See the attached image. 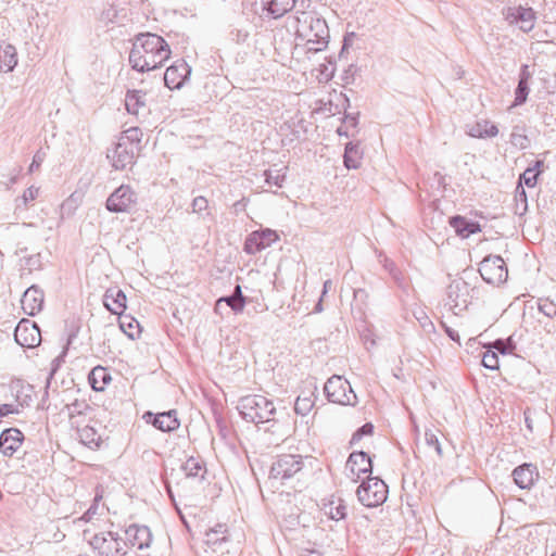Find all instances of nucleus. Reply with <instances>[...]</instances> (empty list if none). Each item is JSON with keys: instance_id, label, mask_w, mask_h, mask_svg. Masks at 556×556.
<instances>
[{"instance_id": "52", "label": "nucleus", "mask_w": 556, "mask_h": 556, "mask_svg": "<svg viewBox=\"0 0 556 556\" xmlns=\"http://www.w3.org/2000/svg\"><path fill=\"white\" fill-rule=\"evenodd\" d=\"M38 191H39V190H38L37 188H34V187L28 188V189L25 191V193H24V199H25V200H28V199H30V200H35V198H36V197H37V194H38Z\"/></svg>"}, {"instance_id": "11", "label": "nucleus", "mask_w": 556, "mask_h": 556, "mask_svg": "<svg viewBox=\"0 0 556 556\" xmlns=\"http://www.w3.org/2000/svg\"><path fill=\"white\" fill-rule=\"evenodd\" d=\"M89 543L97 556H118L119 543L111 532L94 534Z\"/></svg>"}, {"instance_id": "14", "label": "nucleus", "mask_w": 556, "mask_h": 556, "mask_svg": "<svg viewBox=\"0 0 556 556\" xmlns=\"http://www.w3.org/2000/svg\"><path fill=\"white\" fill-rule=\"evenodd\" d=\"M190 73L191 68L185 61L176 62L165 71L163 77L164 84L169 89H179L182 87Z\"/></svg>"}, {"instance_id": "32", "label": "nucleus", "mask_w": 556, "mask_h": 556, "mask_svg": "<svg viewBox=\"0 0 556 556\" xmlns=\"http://www.w3.org/2000/svg\"><path fill=\"white\" fill-rule=\"evenodd\" d=\"M224 300V304L230 307L235 313H241L245 305V300L241 292V287L239 285L236 286L235 292L230 296L220 298Z\"/></svg>"}, {"instance_id": "6", "label": "nucleus", "mask_w": 556, "mask_h": 556, "mask_svg": "<svg viewBox=\"0 0 556 556\" xmlns=\"http://www.w3.org/2000/svg\"><path fill=\"white\" fill-rule=\"evenodd\" d=\"M446 305L458 315L469 303V285L466 280H453L446 289Z\"/></svg>"}, {"instance_id": "49", "label": "nucleus", "mask_w": 556, "mask_h": 556, "mask_svg": "<svg viewBox=\"0 0 556 556\" xmlns=\"http://www.w3.org/2000/svg\"><path fill=\"white\" fill-rule=\"evenodd\" d=\"M343 123L346 127H356L358 123V113L356 114H345L343 118Z\"/></svg>"}, {"instance_id": "34", "label": "nucleus", "mask_w": 556, "mask_h": 556, "mask_svg": "<svg viewBox=\"0 0 556 556\" xmlns=\"http://www.w3.org/2000/svg\"><path fill=\"white\" fill-rule=\"evenodd\" d=\"M510 143L520 149L525 150L530 146V140L528 136L525 134V129L521 126H515L510 134Z\"/></svg>"}, {"instance_id": "54", "label": "nucleus", "mask_w": 556, "mask_h": 556, "mask_svg": "<svg viewBox=\"0 0 556 556\" xmlns=\"http://www.w3.org/2000/svg\"><path fill=\"white\" fill-rule=\"evenodd\" d=\"M227 306L224 304V300L222 299H218L215 303V313L216 314H219V315H223V311L226 308Z\"/></svg>"}, {"instance_id": "5", "label": "nucleus", "mask_w": 556, "mask_h": 556, "mask_svg": "<svg viewBox=\"0 0 556 556\" xmlns=\"http://www.w3.org/2000/svg\"><path fill=\"white\" fill-rule=\"evenodd\" d=\"M327 399L336 404L355 405L356 394L350 382L341 376H332L327 380L324 388Z\"/></svg>"}, {"instance_id": "9", "label": "nucleus", "mask_w": 556, "mask_h": 556, "mask_svg": "<svg viewBox=\"0 0 556 556\" xmlns=\"http://www.w3.org/2000/svg\"><path fill=\"white\" fill-rule=\"evenodd\" d=\"M371 468V459L365 452L351 453L345 464L346 476L353 482H357L363 475L370 473Z\"/></svg>"}, {"instance_id": "16", "label": "nucleus", "mask_w": 556, "mask_h": 556, "mask_svg": "<svg viewBox=\"0 0 556 556\" xmlns=\"http://www.w3.org/2000/svg\"><path fill=\"white\" fill-rule=\"evenodd\" d=\"M505 18L510 24L519 25L521 30L529 31L533 27L534 12L531 8L513 7L506 10Z\"/></svg>"}, {"instance_id": "60", "label": "nucleus", "mask_w": 556, "mask_h": 556, "mask_svg": "<svg viewBox=\"0 0 556 556\" xmlns=\"http://www.w3.org/2000/svg\"><path fill=\"white\" fill-rule=\"evenodd\" d=\"M420 324H421V326H422L424 328H425L427 325H429V326H431V327H432V323H431L430 320H428V318H427V317H425V321H421V320H420Z\"/></svg>"}, {"instance_id": "2", "label": "nucleus", "mask_w": 556, "mask_h": 556, "mask_svg": "<svg viewBox=\"0 0 556 556\" xmlns=\"http://www.w3.org/2000/svg\"><path fill=\"white\" fill-rule=\"evenodd\" d=\"M303 457L301 455L282 454L273 463L269 479L280 484L300 482L304 472Z\"/></svg>"}, {"instance_id": "48", "label": "nucleus", "mask_w": 556, "mask_h": 556, "mask_svg": "<svg viewBox=\"0 0 556 556\" xmlns=\"http://www.w3.org/2000/svg\"><path fill=\"white\" fill-rule=\"evenodd\" d=\"M441 326L443 327L445 333L450 337L451 340L460 344V339L457 331L448 327L444 321H441Z\"/></svg>"}, {"instance_id": "39", "label": "nucleus", "mask_w": 556, "mask_h": 556, "mask_svg": "<svg viewBox=\"0 0 556 556\" xmlns=\"http://www.w3.org/2000/svg\"><path fill=\"white\" fill-rule=\"evenodd\" d=\"M481 363L488 369H492V370L498 369V356H497V353L495 351H492V350H486L482 354Z\"/></svg>"}, {"instance_id": "27", "label": "nucleus", "mask_w": 556, "mask_h": 556, "mask_svg": "<svg viewBox=\"0 0 556 556\" xmlns=\"http://www.w3.org/2000/svg\"><path fill=\"white\" fill-rule=\"evenodd\" d=\"M88 380L94 391H103L112 378L106 368L97 366L89 374Z\"/></svg>"}, {"instance_id": "45", "label": "nucleus", "mask_w": 556, "mask_h": 556, "mask_svg": "<svg viewBox=\"0 0 556 556\" xmlns=\"http://www.w3.org/2000/svg\"><path fill=\"white\" fill-rule=\"evenodd\" d=\"M151 544H152L151 530L146 526H141V544H140L141 551L143 548H150Z\"/></svg>"}, {"instance_id": "20", "label": "nucleus", "mask_w": 556, "mask_h": 556, "mask_svg": "<svg viewBox=\"0 0 556 556\" xmlns=\"http://www.w3.org/2000/svg\"><path fill=\"white\" fill-rule=\"evenodd\" d=\"M531 77L532 74L529 71V66L523 64L520 67L518 85L515 89L514 106L522 105L527 101L530 91L529 81Z\"/></svg>"}, {"instance_id": "36", "label": "nucleus", "mask_w": 556, "mask_h": 556, "mask_svg": "<svg viewBox=\"0 0 556 556\" xmlns=\"http://www.w3.org/2000/svg\"><path fill=\"white\" fill-rule=\"evenodd\" d=\"M516 208L515 213L518 215H523L528 210V203H527V194L522 186L518 185L516 188Z\"/></svg>"}, {"instance_id": "38", "label": "nucleus", "mask_w": 556, "mask_h": 556, "mask_svg": "<svg viewBox=\"0 0 556 556\" xmlns=\"http://www.w3.org/2000/svg\"><path fill=\"white\" fill-rule=\"evenodd\" d=\"M314 406V402L311 397L298 396L294 403V412L298 415L306 416Z\"/></svg>"}, {"instance_id": "17", "label": "nucleus", "mask_w": 556, "mask_h": 556, "mask_svg": "<svg viewBox=\"0 0 556 556\" xmlns=\"http://www.w3.org/2000/svg\"><path fill=\"white\" fill-rule=\"evenodd\" d=\"M24 435L21 430L10 428L0 434V451L3 455L11 457L21 446Z\"/></svg>"}, {"instance_id": "12", "label": "nucleus", "mask_w": 556, "mask_h": 556, "mask_svg": "<svg viewBox=\"0 0 556 556\" xmlns=\"http://www.w3.org/2000/svg\"><path fill=\"white\" fill-rule=\"evenodd\" d=\"M481 278H508V269L500 255H489L479 264Z\"/></svg>"}, {"instance_id": "50", "label": "nucleus", "mask_w": 556, "mask_h": 556, "mask_svg": "<svg viewBox=\"0 0 556 556\" xmlns=\"http://www.w3.org/2000/svg\"><path fill=\"white\" fill-rule=\"evenodd\" d=\"M510 345V340L503 341V340H496L493 343V348L498 351L502 354H505L507 352V346Z\"/></svg>"}, {"instance_id": "63", "label": "nucleus", "mask_w": 556, "mask_h": 556, "mask_svg": "<svg viewBox=\"0 0 556 556\" xmlns=\"http://www.w3.org/2000/svg\"><path fill=\"white\" fill-rule=\"evenodd\" d=\"M540 309L543 311L546 315H551V313L548 312V308H545V311H544L543 307L540 306Z\"/></svg>"}, {"instance_id": "4", "label": "nucleus", "mask_w": 556, "mask_h": 556, "mask_svg": "<svg viewBox=\"0 0 556 556\" xmlns=\"http://www.w3.org/2000/svg\"><path fill=\"white\" fill-rule=\"evenodd\" d=\"M358 501L366 507H377L383 504L388 496L387 484L377 477H367L357 491Z\"/></svg>"}, {"instance_id": "46", "label": "nucleus", "mask_w": 556, "mask_h": 556, "mask_svg": "<svg viewBox=\"0 0 556 556\" xmlns=\"http://www.w3.org/2000/svg\"><path fill=\"white\" fill-rule=\"evenodd\" d=\"M224 541H226V536H220L216 532L207 531L205 533V543L210 546H215Z\"/></svg>"}, {"instance_id": "18", "label": "nucleus", "mask_w": 556, "mask_h": 556, "mask_svg": "<svg viewBox=\"0 0 556 556\" xmlns=\"http://www.w3.org/2000/svg\"><path fill=\"white\" fill-rule=\"evenodd\" d=\"M132 199L129 189L121 187L109 197L106 207L112 212H125L130 207Z\"/></svg>"}, {"instance_id": "44", "label": "nucleus", "mask_w": 556, "mask_h": 556, "mask_svg": "<svg viewBox=\"0 0 556 556\" xmlns=\"http://www.w3.org/2000/svg\"><path fill=\"white\" fill-rule=\"evenodd\" d=\"M374 431V426L371 424H365L361 427L352 437L351 443H355L362 439L363 435H369Z\"/></svg>"}, {"instance_id": "24", "label": "nucleus", "mask_w": 556, "mask_h": 556, "mask_svg": "<svg viewBox=\"0 0 556 556\" xmlns=\"http://www.w3.org/2000/svg\"><path fill=\"white\" fill-rule=\"evenodd\" d=\"M466 132L473 138H492L498 134V128L491 122L482 119L468 125Z\"/></svg>"}, {"instance_id": "10", "label": "nucleus", "mask_w": 556, "mask_h": 556, "mask_svg": "<svg viewBox=\"0 0 556 556\" xmlns=\"http://www.w3.org/2000/svg\"><path fill=\"white\" fill-rule=\"evenodd\" d=\"M329 29L324 20L312 18L309 24V34L307 35V50L321 51L328 45Z\"/></svg>"}, {"instance_id": "13", "label": "nucleus", "mask_w": 556, "mask_h": 556, "mask_svg": "<svg viewBox=\"0 0 556 556\" xmlns=\"http://www.w3.org/2000/svg\"><path fill=\"white\" fill-rule=\"evenodd\" d=\"M141 417L147 424H151L153 427L164 432L174 431L180 425L175 409L156 415L151 412H146Z\"/></svg>"}, {"instance_id": "40", "label": "nucleus", "mask_w": 556, "mask_h": 556, "mask_svg": "<svg viewBox=\"0 0 556 556\" xmlns=\"http://www.w3.org/2000/svg\"><path fill=\"white\" fill-rule=\"evenodd\" d=\"M250 37V30L247 27H236L230 31V38L238 45H243Z\"/></svg>"}, {"instance_id": "28", "label": "nucleus", "mask_w": 556, "mask_h": 556, "mask_svg": "<svg viewBox=\"0 0 556 556\" xmlns=\"http://www.w3.org/2000/svg\"><path fill=\"white\" fill-rule=\"evenodd\" d=\"M113 166L116 169H124L128 164L132 163V154L128 152L127 148L118 143L114 150L109 154Z\"/></svg>"}, {"instance_id": "7", "label": "nucleus", "mask_w": 556, "mask_h": 556, "mask_svg": "<svg viewBox=\"0 0 556 556\" xmlns=\"http://www.w3.org/2000/svg\"><path fill=\"white\" fill-rule=\"evenodd\" d=\"M278 240V233L270 228L255 230L245 238L243 250L248 254H256Z\"/></svg>"}, {"instance_id": "53", "label": "nucleus", "mask_w": 556, "mask_h": 556, "mask_svg": "<svg viewBox=\"0 0 556 556\" xmlns=\"http://www.w3.org/2000/svg\"><path fill=\"white\" fill-rule=\"evenodd\" d=\"M210 532H216L220 536H226L227 528L224 525H218L215 528L208 530Z\"/></svg>"}, {"instance_id": "23", "label": "nucleus", "mask_w": 556, "mask_h": 556, "mask_svg": "<svg viewBox=\"0 0 556 556\" xmlns=\"http://www.w3.org/2000/svg\"><path fill=\"white\" fill-rule=\"evenodd\" d=\"M17 64V52L14 46L0 42V72H11Z\"/></svg>"}, {"instance_id": "29", "label": "nucleus", "mask_w": 556, "mask_h": 556, "mask_svg": "<svg viewBox=\"0 0 556 556\" xmlns=\"http://www.w3.org/2000/svg\"><path fill=\"white\" fill-rule=\"evenodd\" d=\"M363 153L357 143L349 142L344 150V166L348 169H357L361 166Z\"/></svg>"}, {"instance_id": "37", "label": "nucleus", "mask_w": 556, "mask_h": 556, "mask_svg": "<svg viewBox=\"0 0 556 556\" xmlns=\"http://www.w3.org/2000/svg\"><path fill=\"white\" fill-rule=\"evenodd\" d=\"M265 181L269 186L281 187L285 181L286 175L282 169H268L264 172Z\"/></svg>"}, {"instance_id": "42", "label": "nucleus", "mask_w": 556, "mask_h": 556, "mask_svg": "<svg viewBox=\"0 0 556 556\" xmlns=\"http://www.w3.org/2000/svg\"><path fill=\"white\" fill-rule=\"evenodd\" d=\"M539 173L533 168H527L520 177L519 185L525 184L527 187L532 188L536 185Z\"/></svg>"}, {"instance_id": "15", "label": "nucleus", "mask_w": 556, "mask_h": 556, "mask_svg": "<svg viewBox=\"0 0 556 556\" xmlns=\"http://www.w3.org/2000/svg\"><path fill=\"white\" fill-rule=\"evenodd\" d=\"M45 304L42 290L37 286L29 287L21 299V306L25 314L34 316L41 312Z\"/></svg>"}, {"instance_id": "30", "label": "nucleus", "mask_w": 556, "mask_h": 556, "mask_svg": "<svg viewBox=\"0 0 556 556\" xmlns=\"http://www.w3.org/2000/svg\"><path fill=\"white\" fill-rule=\"evenodd\" d=\"M78 435L80 442L90 448L99 447L100 444L102 443L101 435L97 432V430L93 427L88 425L81 427L78 430Z\"/></svg>"}, {"instance_id": "43", "label": "nucleus", "mask_w": 556, "mask_h": 556, "mask_svg": "<svg viewBox=\"0 0 556 556\" xmlns=\"http://www.w3.org/2000/svg\"><path fill=\"white\" fill-rule=\"evenodd\" d=\"M425 440L427 445L434 447L438 456H442V447L439 442L438 435L430 429L426 430L425 432Z\"/></svg>"}, {"instance_id": "41", "label": "nucleus", "mask_w": 556, "mask_h": 556, "mask_svg": "<svg viewBox=\"0 0 556 556\" xmlns=\"http://www.w3.org/2000/svg\"><path fill=\"white\" fill-rule=\"evenodd\" d=\"M125 105L129 113L137 115L139 112V96L136 91L128 92L125 99Z\"/></svg>"}, {"instance_id": "62", "label": "nucleus", "mask_w": 556, "mask_h": 556, "mask_svg": "<svg viewBox=\"0 0 556 556\" xmlns=\"http://www.w3.org/2000/svg\"><path fill=\"white\" fill-rule=\"evenodd\" d=\"M348 43H349V38L345 37L344 38V41H343V48H342V52L344 51V49L348 47Z\"/></svg>"}, {"instance_id": "19", "label": "nucleus", "mask_w": 556, "mask_h": 556, "mask_svg": "<svg viewBox=\"0 0 556 556\" xmlns=\"http://www.w3.org/2000/svg\"><path fill=\"white\" fill-rule=\"evenodd\" d=\"M538 475L536 467L532 464H523L513 471L514 481L520 489H530Z\"/></svg>"}, {"instance_id": "47", "label": "nucleus", "mask_w": 556, "mask_h": 556, "mask_svg": "<svg viewBox=\"0 0 556 556\" xmlns=\"http://www.w3.org/2000/svg\"><path fill=\"white\" fill-rule=\"evenodd\" d=\"M207 200L204 197H197L192 201V210L195 213H200L207 208Z\"/></svg>"}, {"instance_id": "26", "label": "nucleus", "mask_w": 556, "mask_h": 556, "mask_svg": "<svg viewBox=\"0 0 556 556\" xmlns=\"http://www.w3.org/2000/svg\"><path fill=\"white\" fill-rule=\"evenodd\" d=\"M296 0H263L264 8L274 17H281L283 14L292 10Z\"/></svg>"}, {"instance_id": "56", "label": "nucleus", "mask_w": 556, "mask_h": 556, "mask_svg": "<svg viewBox=\"0 0 556 556\" xmlns=\"http://www.w3.org/2000/svg\"><path fill=\"white\" fill-rule=\"evenodd\" d=\"M337 132H338L339 136L349 137V132H348V127L346 126L338 127Z\"/></svg>"}, {"instance_id": "3", "label": "nucleus", "mask_w": 556, "mask_h": 556, "mask_svg": "<svg viewBox=\"0 0 556 556\" xmlns=\"http://www.w3.org/2000/svg\"><path fill=\"white\" fill-rule=\"evenodd\" d=\"M238 408L243 419L254 424L269 421L276 410L271 401L257 394L242 397Z\"/></svg>"}, {"instance_id": "51", "label": "nucleus", "mask_w": 556, "mask_h": 556, "mask_svg": "<svg viewBox=\"0 0 556 556\" xmlns=\"http://www.w3.org/2000/svg\"><path fill=\"white\" fill-rule=\"evenodd\" d=\"M165 554V544L162 545L160 543L153 548L152 553L141 554V556H164Z\"/></svg>"}, {"instance_id": "22", "label": "nucleus", "mask_w": 556, "mask_h": 556, "mask_svg": "<svg viewBox=\"0 0 556 556\" xmlns=\"http://www.w3.org/2000/svg\"><path fill=\"white\" fill-rule=\"evenodd\" d=\"M104 305L110 312L119 316L126 308V295L119 289H109L104 294Z\"/></svg>"}, {"instance_id": "61", "label": "nucleus", "mask_w": 556, "mask_h": 556, "mask_svg": "<svg viewBox=\"0 0 556 556\" xmlns=\"http://www.w3.org/2000/svg\"><path fill=\"white\" fill-rule=\"evenodd\" d=\"M356 71H357V67H356V66H354V65H351V66L349 67V70H348V73H352V74H353V73H355Z\"/></svg>"}, {"instance_id": "35", "label": "nucleus", "mask_w": 556, "mask_h": 556, "mask_svg": "<svg viewBox=\"0 0 556 556\" xmlns=\"http://www.w3.org/2000/svg\"><path fill=\"white\" fill-rule=\"evenodd\" d=\"M326 514L333 520H341L346 516V506L341 500H338V502L331 501Z\"/></svg>"}, {"instance_id": "59", "label": "nucleus", "mask_w": 556, "mask_h": 556, "mask_svg": "<svg viewBox=\"0 0 556 556\" xmlns=\"http://www.w3.org/2000/svg\"><path fill=\"white\" fill-rule=\"evenodd\" d=\"M330 285H331V280H325L323 295H325L327 293V291L330 289Z\"/></svg>"}, {"instance_id": "31", "label": "nucleus", "mask_w": 556, "mask_h": 556, "mask_svg": "<svg viewBox=\"0 0 556 556\" xmlns=\"http://www.w3.org/2000/svg\"><path fill=\"white\" fill-rule=\"evenodd\" d=\"M119 327L122 331L130 339H136L139 336V321L130 314L119 315Z\"/></svg>"}, {"instance_id": "58", "label": "nucleus", "mask_w": 556, "mask_h": 556, "mask_svg": "<svg viewBox=\"0 0 556 556\" xmlns=\"http://www.w3.org/2000/svg\"><path fill=\"white\" fill-rule=\"evenodd\" d=\"M330 285H331V280H325L323 295H325L327 293V291L330 289Z\"/></svg>"}, {"instance_id": "55", "label": "nucleus", "mask_w": 556, "mask_h": 556, "mask_svg": "<svg viewBox=\"0 0 556 556\" xmlns=\"http://www.w3.org/2000/svg\"><path fill=\"white\" fill-rule=\"evenodd\" d=\"M245 206L247 202L244 198L233 203V208L236 212L243 211Z\"/></svg>"}, {"instance_id": "64", "label": "nucleus", "mask_w": 556, "mask_h": 556, "mask_svg": "<svg viewBox=\"0 0 556 556\" xmlns=\"http://www.w3.org/2000/svg\"><path fill=\"white\" fill-rule=\"evenodd\" d=\"M540 309L543 311L546 315H551V313L548 312V308H545V311H544L543 307L540 306Z\"/></svg>"}, {"instance_id": "21", "label": "nucleus", "mask_w": 556, "mask_h": 556, "mask_svg": "<svg viewBox=\"0 0 556 556\" xmlns=\"http://www.w3.org/2000/svg\"><path fill=\"white\" fill-rule=\"evenodd\" d=\"M450 225L454 228L457 236L468 238L470 235L481 231L479 223L469 220L464 216L455 215L450 218Z\"/></svg>"}, {"instance_id": "8", "label": "nucleus", "mask_w": 556, "mask_h": 556, "mask_svg": "<svg viewBox=\"0 0 556 556\" xmlns=\"http://www.w3.org/2000/svg\"><path fill=\"white\" fill-rule=\"evenodd\" d=\"M14 338L21 346L28 349L36 348L41 342V333L38 326L29 319H22L17 324Z\"/></svg>"}, {"instance_id": "57", "label": "nucleus", "mask_w": 556, "mask_h": 556, "mask_svg": "<svg viewBox=\"0 0 556 556\" xmlns=\"http://www.w3.org/2000/svg\"><path fill=\"white\" fill-rule=\"evenodd\" d=\"M94 514V511L90 508L83 517V519H85L86 521H90L91 520V517L92 515Z\"/></svg>"}, {"instance_id": "33", "label": "nucleus", "mask_w": 556, "mask_h": 556, "mask_svg": "<svg viewBox=\"0 0 556 556\" xmlns=\"http://www.w3.org/2000/svg\"><path fill=\"white\" fill-rule=\"evenodd\" d=\"M182 470L187 477H203L205 472L203 462L197 457H189L182 465Z\"/></svg>"}, {"instance_id": "1", "label": "nucleus", "mask_w": 556, "mask_h": 556, "mask_svg": "<svg viewBox=\"0 0 556 556\" xmlns=\"http://www.w3.org/2000/svg\"><path fill=\"white\" fill-rule=\"evenodd\" d=\"M141 73L161 66L170 55L167 42L155 34L141 33Z\"/></svg>"}, {"instance_id": "25", "label": "nucleus", "mask_w": 556, "mask_h": 556, "mask_svg": "<svg viewBox=\"0 0 556 556\" xmlns=\"http://www.w3.org/2000/svg\"><path fill=\"white\" fill-rule=\"evenodd\" d=\"M12 388L16 391V403L0 404V420L9 415L18 414L21 408L28 404L25 400L20 399L18 393L29 390V388L20 382L13 384Z\"/></svg>"}]
</instances>
